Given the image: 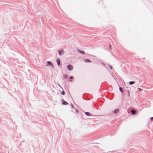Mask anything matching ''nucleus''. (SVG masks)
I'll use <instances>...</instances> for the list:
<instances>
[{
  "mask_svg": "<svg viewBox=\"0 0 153 153\" xmlns=\"http://www.w3.org/2000/svg\"><path fill=\"white\" fill-rule=\"evenodd\" d=\"M67 69L69 70V71H71L73 69V66L72 65H69L67 67Z\"/></svg>",
  "mask_w": 153,
  "mask_h": 153,
  "instance_id": "nucleus-1",
  "label": "nucleus"
},
{
  "mask_svg": "<svg viewBox=\"0 0 153 153\" xmlns=\"http://www.w3.org/2000/svg\"><path fill=\"white\" fill-rule=\"evenodd\" d=\"M58 53L60 56L64 54V50H61L60 51H58Z\"/></svg>",
  "mask_w": 153,
  "mask_h": 153,
  "instance_id": "nucleus-2",
  "label": "nucleus"
},
{
  "mask_svg": "<svg viewBox=\"0 0 153 153\" xmlns=\"http://www.w3.org/2000/svg\"><path fill=\"white\" fill-rule=\"evenodd\" d=\"M131 112L132 114L133 115H135V114L136 113H135V111L134 110H132L131 111Z\"/></svg>",
  "mask_w": 153,
  "mask_h": 153,
  "instance_id": "nucleus-3",
  "label": "nucleus"
},
{
  "mask_svg": "<svg viewBox=\"0 0 153 153\" xmlns=\"http://www.w3.org/2000/svg\"><path fill=\"white\" fill-rule=\"evenodd\" d=\"M84 62L86 63L91 62V61L89 59H85L84 60Z\"/></svg>",
  "mask_w": 153,
  "mask_h": 153,
  "instance_id": "nucleus-4",
  "label": "nucleus"
},
{
  "mask_svg": "<svg viewBox=\"0 0 153 153\" xmlns=\"http://www.w3.org/2000/svg\"><path fill=\"white\" fill-rule=\"evenodd\" d=\"M85 114L87 116H91V114L90 113L88 112H85Z\"/></svg>",
  "mask_w": 153,
  "mask_h": 153,
  "instance_id": "nucleus-5",
  "label": "nucleus"
},
{
  "mask_svg": "<svg viewBox=\"0 0 153 153\" xmlns=\"http://www.w3.org/2000/svg\"><path fill=\"white\" fill-rule=\"evenodd\" d=\"M57 64H58L59 66L60 65V60L59 59H57Z\"/></svg>",
  "mask_w": 153,
  "mask_h": 153,
  "instance_id": "nucleus-6",
  "label": "nucleus"
},
{
  "mask_svg": "<svg viewBox=\"0 0 153 153\" xmlns=\"http://www.w3.org/2000/svg\"><path fill=\"white\" fill-rule=\"evenodd\" d=\"M47 63L48 64H49V65H51L52 66H53V65L52 64V62H50V61L47 62Z\"/></svg>",
  "mask_w": 153,
  "mask_h": 153,
  "instance_id": "nucleus-7",
  "label": "nucleus"
},
{
  "mask_svg": "<svg viewBox=\"0 0 153 153\" xmlns=\"http://www.w3.org/2000/svg\"><path fill=\"white\" fill-rule=\"evenodd\" d=\"M68 103L67 102H65V100H63L62 101V104L63 105H67Z\"/></svg>",
  "mask_w": 153,
  "mask_h": 153,
  "instance_id": "nucleus-8",
  "label": "nucleus"
},
{
  "mask_svg": "<svg viewBox=\"0 0 153 153\" xmlns=\"http://www.w3.org/2000/svg\"><path fill=\"white\" fill-rule=\"evenodd\" d=\"M118 111L119 110L118 109H117L114 111V113L115 114H116L118 113Z\"/></svg>",
  "mask_w": 153,
  "mask_h": 153,
  "instance_id": "nucleus-9",
  "label": "nucleus"
},
{
  "mask_svg": "<svg viewBox=\"0 0 153 153\" xmlns=\"http://www.w3.org/2000/svg\"><path fill=\"white\" fill-rule=\"evenodd\" d=\"M135 83V82L134 81H130L129 82V84L130 85H132L133 84H134Z\"/></svg>",
  "mask_w": 153,
  "mask_h": 153,
  "instance_id": "nucleus-10",
  "label": "nucleus"
},
{
  "mask_svg": "<svg viewBox=\"0 0 153 153\" xmlns=\"http://www.w3.org/2000/svg\"><path fill=\"white\" fill-rule=\"evenodd\" d=\"M78 51H79L81 53L84 54V52L83 51H81L79 50H78Z\"/></svg>",
  "mask_w": 153,
  "mask_h": 153,
  "instance_id": "nucleus-11",
  "label": "nucleus"
},
{
  "mask_svg": "<svg viewBox=\"0 0 153 153\" xmlns=\"http://www.w3.org/2000/svg\"><path fill=\"white\" fill-rule=\"evenodd\" d=\"M119 89H120V91L121 92H123V90L122 88L120 87V88H119Z\"/></svg>",
  "mask_w": 153,
  "mask_h": 153,
  "instance_id": "nucleus-12",
  "label": "nucleus"
},
{
  "mask_svg": "<svg viewBox=\"0 0 153 153\" xmlns=\"http://www.w3.org/2000/svg\"><path fill=\"white\" fill-rule=\"evenodd\" d=\"M63 77L64 79H66V78H67V76L65 75H64L63 76Z\"/></svg>",
  "mask_w": 153,
  "mask_h": 153,
  "instance_id": "nucleus-13",
  "label": "nucleus"
},
{
  "mask_svg": "<svg viewBox=\"0 0 153 153\" xmlns=\"http://www.w3.org/2000/svg\"><path fill=\"white\" fill-rule=\"evenodd\" d=\"M108 66H109V67H110V69H111V70L112 69V67L111 65H108Z\"/></svg>",
  "mask_w": 153,
  "mask_h": 153,
  "instance_id": "nucleus-14",
  "label": "nucleus"
},
{
  "mask_svg": "<svg viewBox=\"0 0 153 153\" xmlns=\"http://www.w3.org/2000/svg\"><path fill=\"white\" fill-rule=\"evenodd\" d=\"M61 94L62 95H64V94H65V92H64V91H62V92L61 93Z\"/></svg>",
  "mask_w": 153,
  "mask_h": 153,
  "instance_id": "nucleus-15",
  "label": "nucleus"
},
{
  "mask_svg": "<svg viewBox=\"0 0 153 153\" xmlns=\"http://www.w3.org/2000/svg\"><path fill=\"white\" fill-rule=\"evenodd\" d=\"M150 119H151V121H152L153 120V117H151V118H150Z\"/></svg>",
  "mask_w": 153,
  "mask_h": 153,
  "instance_id": "nucleus-16",
  "label": "nucleus"
},
{
  "mask_svg": "<svg viewBox=\"0 0 153 153\" xmlns=\"http://www.w3.org/2000/svg\"><path fill=\"white\" fill-rule=\"evenodd\" d=\"M69 78L71 79H73V77L72 76H71L70 77H69Z\"/></svg>",
  "mask_w": 153,
  "mask_h": 153,
  "instance_id": "nucleus-17",
  "label": "nucleus"
},
{
  "mask_svg": "<svg viewBox=\"0 0 153 153\" xmlns=\"http://www.w3.org/2000/svg\"><path fill=\"white\" fill-rule=\"evenodd\" d=\"M138 90H139V91H140L141 90V89H140V88H138Z\"/></svg>",
  "mask_w": 153,
  "mask_h": 153,
  "instance_id": "nucleus-18",
  "label": "nucleus"
},
{
  "mask_svg": "<svg viewBox=\"0 0 153 153\" xmlns=\"http://www.w3.org/2000/svg\"><path fill=\"white\" fill-rule=\"evenodd\" d=\"M128 96H129V95H130V93H129V91H128Z\"/></svg>",
  "mask_w": 153,
  "mask_h": 153,
  "instance_id": "nucleus-19",
  "label": "nucleus"
}]
</instances>
